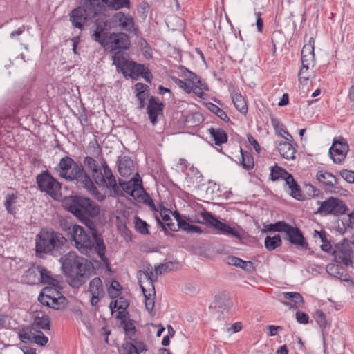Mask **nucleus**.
<instances>
[{"instance_id":"nucleus-1","label":"nucleus","mask_w":354,"mask_h":354,"mask_svg":"<svg viewBox=\"0 0 354 354\" xmlns=\"http://www.w3.org/2000/svg\"><path fill=\"white\" fill-rule=\"evenodd\" d=\"M55 170L60 178L67 181L75 182L99 200L104 198L95 187L91 176L84 171L83 166L77 163L73 158L67 156L63 157L55 167Z\"/></svg>"},{"instance_id":"nucleus-2","label":"nucleus","mask_w":354,"mask_h":354,"mask_svg":"<svg viewBox=\"0 0 354 354\" xmlns=\"http://www.w3.org/2000/svg\"><path fill=\"white\" fill-rule=\"evenodd\" d=\"M61 268L67 277L68 283L74 288L84 283V277L89 272L92 264L87 259L80 257L75 252H69L59 259Z\"/></svg>"},{"instance_id":"nucleus-3","label":"nucleus","mask_w":354,"mask_h":354,"mask_svg":"<svg viewBox=\"0 0 354 354\" xmlns=\"http://www.w3.org/2000/svg\"><path fill=\"white\" fill-rule=\"evenodd\" d=\"M92 231L91 236L86 233L84 228L80 225L73 226L71 236L75 243L77 250L83 254L89 256L91 253L96 252L101 261L108 263L109 261L105 255L106 247L104 241L101 239L97 231Z\"/></svg>"},{"instance_id":"nucleus-4","label":"nucleus","mask_w":354,"mask_h":354,"mask_svg":"<svg viewBox=\"0 0 354 354\" xmlns=\"http://www.w3.org/2000/svg\"><path fill=\"white\" fill-rule=\"evenodd\" d=\"M67 242V239L60 233L52 230H41L35 239L36 256L41 259L46 254L58 257L64 252Z\"/></svg>"},{"instance_id":"nucleus-5","label":"nucleus","mask_w":354,"mask_h":354,"mask_svg":"<svg viewBox=\"0 0 354 354\" xmlns=\"http://www.w3.org/2000/svg\"><path fill=\"white\" fill-rule=\"evenodd\" d=\"M68 210L90 230L95 227L93 218L99 215L100 206L88 198L80 196H71L66 203Z\"/></svg>"},{"instance_id":"nucleus-6","label":"nucleus","mask_w":354,"mask_h":354,"mask_svg":"<svg viewBox=\"0 0 354 354\" xmlns=\"http://www.w3.org/2000/svg\"><path fill=\"white\" fill-rule=\"evenodd\" d=\"M100 9L99 0H84L82 6L71 11L70 21L75 28L81 30L86 21L95 18L100 13Z\"/></svg>"},{"instance_id":"nucleus-7","label":"nucleus","mask_w":354,"mask_h":354,"mask_svg":"<svg viewBox=\"0 0 354 354\" xmlns=\"http://www.w3.org/2000/svg\"><path fill=\"white\" fill-rule=\"evenodd\" d=\"M200 215L203 218L201 223L209 227L214 228L218 234L232 236L239 241H242L244 231L240 227H232L225 223L221 222L212 212L205 209H203Z\"/></svg>"},{"instance_id":"nucleus-8","label":"nucleus","mask_w":354,"mask_h":354,"mask_svg":"<svg viewBox=\"0 0 354 354\" xmlns=\"http://www.w3.org/2000/svg\"><path fill=\"white\" fill-rule=\"evenodd\" d=\"M36 183L41 192H46L54 199L58 198L61 183L48 170H43L37 176Z\"/></svg>"},{"instance_id":"nucleus-9","label":"nucleus","mask_w":354,"mask_h":354,"mask_svg":"<svg viewBox=\"0 0 354 354\" xmlns=\"http://www.w3.org/2000/svg\"><path fill=\"white\" fill-rule=\"evenodd\" d=\"M317 204L319 207L315 213L322 216L329 214L339 216L345 214L348 210L346 205L342 200L333 196L322 202L317 201Z\"/></svg>"},{"instance_id":"nucleus-10","label":"nucleus","mask_w":354,"mask_h":354,"mask_svg":"<svg viewBox=\"0 0 354 354\" xmlns=\"http://www.w3.org/2000/svg\"><path fill=\"white\" fill-rule=\"evenodd\" d=\"M122 74L124 77H130L133 80H138L141 76L149 83L153 78L152 73L147 67L133 61H127L124 63L122 66Z\"/></svg>"},{"instance_id":"nucleus-11","label":"nucleus","mask_w":354,"mask_h":354,"mask_svg":"<svg viewBox=\"0 0 354 354\" xmlns=\"http://www.w3.org/2000/svg\"><path fill=\"white\" fill-rule=\"evenodd\" d=\"M109 28L132 32L135 30L134 18L129 13L118 11L109 19Z\"/></svg>"},{"instance_id":"nucleus-12","label":"nucleus","mask_w":354,"mask_h":354,"mask_svg":"<svg viewBox=\"0 0 354 354\" xmlns=\"http://www.w3.org/2000/svg\"><path fill=\"white\" fill-rule=\"evenodd\" d=\"M93 39L101 45L107 44L108 36L111 35L108 32L109 28V19L99 18L96 19L93 26Z\"/></svg>"},{"instance_id":"nucleus-13","label":"nucleus","mask_w":354,"mask_h":354,"mask_svg":"<svg viewBox=\"0 0 354 354\" xmlns=\"http://www.w3.org/2000/svg\"><path fill=\"white\" fill-rule=\"evenodd\" d=\"M348 149L346 140L341 138L338 140H334L329 149V155L335 163L340 164L344 160Z\"/></svg>"},{"instance_id":"nucleus-14","label":"nucleus","mask_w":354,"mask_h":354,"mask_svg":"<svg viewBox=\"0 0 354 354\" xmlns=\"http://www.w3.org/2000/svg\"><path fill=\"white\" fill-rule=\"evenodd\" d=\"M111 50L128 49L130 46V40L128 35L124 32L111 33L108 36L107 44L102 45Z\"/></svg>"},{"instance_id":"nucleus-15","label":"nucleus","mask_w":354,"mask_h":354,"mask_svg":"<svg viewBox=\"0 0 354 354\" xmlns=\"http://www.w3.org/2000/svg\"><path fill=\"white\" fill-rule=\"evenodd\" d=\"M283 238L297 248L304 250L308 249V244L306 241L302 232L298 227H293L289 224L285 231Z\"/></svg>"},{"instance_id":"nucleus-16","label":"nucleus","mask_w":354,"mask_h":354,"mask_svg":"<svg viewBox=\"0 0 354 354\" xmlns=\"http://www.w3.org/2000/svg\"><path fill=\"white\" fill-rule=\"evenodd\" d=\"M89 292L91 294V304L92 306H95L104 296L103 284L100 278L95 277L90 281Z\"/></svg>"},{"instance_id":"nucleus-17","label":"nucleus","mask_w":354,"mask_h":354,"mask_svg":"<svg viewBox=\"0 0 354 354\" xmlns=\"http://www.w3.org/2000/svg\"><path fill=\"white\" fill-rule=\"evenodd\" d=\"M84 164L91 172L95 183L100 185H104L105 183L104 176L97 160L91 156H86L84 159Z\"/></svg>"},{"instance_id":"nucleus-18","label":"nucleus","mask_w":354,"mask_h":354,"mask_svg":"<svg viewBox=\"0 0 354 354\" xmlns=\"http://www.w3.org/2000/svg\"><path fill=\"white\" fill-rule=\"evenodd\" d=\"M122 349L123 354H140L147 351V346L144 342L133 337L123 343Z\"/></svg>"},{"instance_id":"nucleus-19","label":"nucleus","mask_w":354,"mask_h":354,"mask_svg":"<svg viewBox=\"0 0 354 354\" xmlns=\"http://www.w3.org/2000/svg\"><path fill=\"white\" fill-rule=\"evenodd\" d=\"M49 297L41 292L38 297V301L42 305L55 310H61L66 307L68 300L64 296H58L57 298H54L53 299H50Z\"/></svg>"},{"instance_id":"nucleus-20","label":"nucleus","mask_w":354,"mask_h":354,"mask_svg":"<svg viewBox=\"0 0 354 354\" xmlns=\"http://www.w3.org/2000/svg\"><path fill=\"white\" fill-rule=\"evenodd\" d=\"M335 261L337 263L344 264L345 266L350 265L351 261V248L348 243L342 244L340 248L333 251Z\"/></svg>"},{"instance_id":"nucleus-21","label":"nucleus","mask_w":354,"mask_h":354,"mask_svg":"<svg viewBox=\"0 0 354 354\" xmlns=\"http://www.w3.org/2000/svg\"><path fill=\"white\" fill-rule=\"evenodd\" d=\"M119 185L127 194L134 196L135 193L139 192L142 188V180L137 173L136 176L128 182L120 179Z\"/></svg>"},{"instance_id":"nucleus-22","label":"nucleus","mask_w":354,"mask_h":354,"mask_svg":"<svg viewBox=\"0 0 354 354\" xmlns=\"http://www.w3.org/2000/svg\"><path fill=\"white\" fill-rule=\"evenodd\" d=\"M147 109L151 122L155 125L157 123L158 115L162 113V103L160 102L156 97L152 96L149 98Z\"/></svg>"},{"instance_id":"nucleus-23","label":"nucleus","mask_w":354,"mask_h":354,"mask_svg":"<svg viewBox=\"0 0 354 354\" xmlns=\"http://www.w3.org/2000/svg\"><path fill=\"white\" fill-rule=\"evenodd\" d=\"M317 180L324 185L325 189L330 192H335L333 190L334 185L339 183V180L331 173L319 171L316 175Z\"/></svg>"},{"instance_id":"nucleus-24","label":"nucleus","mask_w":354,"mask_h":354,"mask_svg":"<svg viewBox=\"0 0 354 354\" xmlns=\"http://www.w3.org/2000/svg\"><path fill=\"white\" fill-rule=\"evenodd\" d=\"M118 172L122 177H127L131 175L133 170V162L130 157L127 156L120 157L118 160Z\"/></svg>"},{"instance_id":"nucleus-25","label":"nucleus","mask_w":354,"mask_h":354,"mask_svg":"<svg viewBox=\"0 0 354 354\" xmlns=\"http://www.w3.org/2000/svg\"><path fill=\"white\" fill-rule=\"evenodd\" d=\"M277 149L280 155L286 160L295 158L296 149L293 145L288 141H281L277 145Z\"/></svg>"},{"instance_id":"nucleus-26","label":"nucleus","mask_w":354,"mask_h":354,"mask_svg":"<svg viewBox=\"0 0 354 354\" xmlns=\"http://www.w3.org/2000/svg\"><path fill=\"white\" fill-rule=\"evenodd\" d=\"M39 266H32L21 277V281L28 285H35L39 282Z\"/></svg>"},{"instance_id":"nucleus-27","label":"nucleus","mask_w":354,"mask_h":354,"mask_svg":"<svg viewBox=\"0 0 354 354\" xmlns=\"http://www.w3.org/2000/svg\"><path fill=\"white\" fill-rule=\"evenodd\" d=\"M39 282L44 284L58 287V283H60V281L57 279L52 276L50 271H48L46 268L41 266H39Z\"/></svg>"},{"instance_id":"nucleus-28","label":"nucleus","mask_w":354,"mask_h":354,"mask_svg":"<svg viewBox=\"0 0 354 354\" xmlns=\"http://www.w3.org/2000/svg\"><path fill=\"white\" fill-rule=\"evenodd\" d=\"M285 299L289 300V302H284L286 306H290L292 308H299L304 304V299L301 295L296 292H284L283 294Z\"/></svg>"},{"instance_id":"nucleus-29","label":"nucleus","mask_w":354,"mask_h":354,"mask_svg":"<svg viewBox=\"0 0 354 354\" xmlns=\"http://www.w3.org/2000/svg\"><path fill=\"white\" fill-rule=\"evenodd\" d=\"M208 131L216 145L221 146L227 141V135L223 129L211 127L208 129Z\"/></svg>"},{"instance_id":"nucleus-30","label":"nucleus","mask_w":354,"mask_h":354,"mask_svg":"<svg viewBox=\"0 0 354 354\" xmlns=\"http://www.w3.org/2000/svg\"><path fill=\"white\" fill-rule=\"evenodd\" d=\"M214 307L228 310L232 306L229 293L226 292H221L214 297Z\"/></svg>"},{"instance_id":"nucleus-31","label":"nucleus","mask_w":354,"mask_h":354,"mask_svg":"<svg viewBox=\"0 0 354 354\" xmlns=\"http://www.w3.org/2000/svg\"><path fill=\"white\" fill-rule=\"evenodd\" d=\"M286 184L288 185V187L290 190L291 196L297 200H301V189L300 188V186L294 179L292 174L288 176V178L286 180Z\"/></svg>"},{"instance_id":"nucleus-32","label":"nucleus","mask_w":354,"mask_h":354,"mask_svg":"<svg viewBox=\"0 0 354 354\" xmlns=\"http://www.w3.org/2000/svg\"><path fill=\"white\" fill-rule=\"evenodd\" d=\"M18 195L17 192L7 194L5 196L4 206L7 212L15 216L16 214V203H17Z\"/></svg>"},{"instance_id":"nucleus-33","label":"nucleus","mask_w":354,"mask_h":354,"mask_svg":"<svg viewBox=\"0 0 354 354\" xmlns=\"http://www.w3.org/2000/svg\"><path fill=\"white\" fill-rule=\"evenodd\" d=\"M111 10H120L122 8H131L130 0H101Z\"/></svg>"},{"instance_id":"nucleus-34","label":"nucleus","mask_w":354,"mask_h":354,"mask_svg":"<svg viewBox=\"0 0 354 354\" xmlns=\"http://www.w3.org/2000/svg\"><path fill=\"white\" fill-rule=\"evenodd\" d=\"M227 263L231 266L241 268L248 272H250L254 268L253 263L251 261H243V259L234 256L228 257Z\"/></svg>"},{"instance_id":"nucleus-35","label":"nucleus","mask_w":354,"mask_h":354,"mask_svg":"<svg viewBox=\"0 0 354 354\" xmlns=\"http://www.w3.org/2000/svg\"><path fill=\"white\" fill-rule=\"evenodd\" d=\"M326 270L328 274L334 277L342 279V281H348L347 274L345 271L334 263L328 264L326 267Z\"/></svg>"},{"instance_id":"nucleus-36","label":"nucleus","mask_w":354,"mask_h":354,"mask_svg":"<svg viewBox=\"0 0 354 354\" xmlns=\"http://www.w3.org/2000/svg\"><path fill=\"white\" fill-rule=\"evenodd\" d=\"M290 175L291 174L285 169L278 166L277 165L270 167V179L272 181H276L279 179H283L286 181L288 176Z\"/></svg>"},{"instance_id":"nucleus-37","label":"nucleus","mask_w":354,"mask_h":354,"mask_svg":"<svg viewBox=\"0 0 354 354\" xmlns=\"http://www.w3.org/2000/svg\"><path fill=\"white\" fill-rule=\"evenodd\" d=\"M137 278L142 292L145 293V292H147L145 284L147 281L153 278V272L149 269L146 271L139 270L137 274Z\"/></svg>"},{"instance_id":"nucleus-38","label":"nucleus","mask_w":354,"mask_h":354,"mask_svg":"<svg viewBox=\"0 0 354 354\" xmlns=\"http://www.w3.org/2000/svg\"><path fill=\"white\" fill-rule=\"evenodd\" d=\"M241 158L239 159L240 165L245 170H250L254 167V159L252 154L246 151H243L240 147Z\"/></svg>"},{"instance_id":"nucleus-39","label":"nucleus","mask_w":354,"mask_h":354,"mask_svg":"<svg viewBox=\"0 0 354 354\" xmlns=\"http://www.w3.org/2000/svg\"><path fill=\"white\" fill-rule=\"evenodd\" d=\"M232 102L236 109L243 114L248 112V106L244 97L239 93H236L232 95Z\"/></svg>"},{"instance_id":"nucleus-40","label":"nucleus","mask_w":354,"mask_h":354,"mask_svg":"<svg viewBox=\"0 0 354 354\" xmlns=\"http://www.w3.org/2000/svg\"><path fill=\"white\" fill-rule=\"evenodd\" d=\"M289 224L285 222L284 221H278L275 223H270L264 225V229L262 230L263 232H284Z\"/></svg>"},{"instance_id":"nucleus-41","label":"nucleus","mask_w":354,"mask_h":354,"mask_svg":"<svg viewBox=\"0 0 354 354\" xmlns=\"http://www.w3.org/2000/svg\"><path fill=\"white\" fill-rule=\"evenodd\" d=\"M281 238L279 234L274 236H266L265 239V247L268 251H272L281 245Z\"/></svg>"},{"instance_id":"nucleus-42","label":"nucleus","mask_w":354,"mask_h":354,"mask_svg":"<svg viewBox=\"0 0 354 354\" xmlns=\"http://www.w3.org/2000/svg\"><path fill=\"white\" fill-rule=\"evenodd\" d=\"M121 321L123 324L126 335L129 339L133 337L136 333V327L133 321L131 319H127L125 317H121Z\"/></svg>"},{"instance_id":"nucleus-43","label":"nucleus","mask_w":354,"mask_h":354,"mask_svg":"<svg viewBox=\"0 0 354 354\" xmlns=\"http://www.w3.org/2000/svg\"><path fill=\"white\" fill-rule=\"evenodd\" d=\"M57 286L58 287L50 286L48 287H46L43 289L41 293L44 294L46 296H50V299L57 298L58 296H62L60 290L62 289L60 283H58Z\"/></svg>"},{"instance_id":"nucleus-44","label":"nucleus","mask_w":354,"mask_h":354,"mask_svg":"<svg viewBox=\"0 0 354 354\" xmlns=\"http://www.w3.org/2000/svg\"><path fill=\"white\" fill-rule=\"evenodd\" d=\"M112 60L117 70L122 73V66L128 61L124 59V53L121 51L115 52L112 56Z\"/></svg>"},{"instance_id":"nucleus-45","label":"nucleus","mask_w":354,"mask_h":354,"mask_svg":"<svg viewBox=\"0 0 354 354\" xmlns=\"http://www.w3.org/2000/svg\"><path fill=\"white\" fill-rule=\"evenodd\" d=\"M207 109L214 114H216L219 118H221L222 120L228 122L230 121V118H228L226 113L219 108L217 105L213 104V103H208L207 104Z\"/></svg>"},{"instance_id":"nucleus-46","label":"nucleus","mask_w":354,"mask_h":354,"mask_svg":"<svg viewBox=\"0 0 354 354\" xmlns=\"http://www.w3.org/2000/svg\"><path fill=\"white\" fill-rule=\"evenodd\" d=\"M135 228L137 232L141 234L146 235L149 234L148 227L149 225L145 221L140 218L138 216L134 218Z\"/></svg>"},{"instance_id":"nucleus-47","label":"nucleus","mask_w":354,"mask_h":354,"mask_svg":"<svg viewBox=\"0 0 354 354\" xmlns=\"http://www.w3.org/2000/svg\"><path fill=\"white\" fill-rule=\"evenodd\" d=\"M203 121L202 115L198 113H192L186 117L185 124L189 127H196Z\"/></svg>"},{"instance_id":"nucleus-48","label":"nucleus","mask_w":354,"mask_h":354,"mask_svg":"<svg viewBox=\"0 0 354 354\" xmlns=\"http://www.w3.org/2000/svg\"><path fill=\"white\" fill-rule=\"evenodd\" d=\"M33 326L37 328L48 330L50 328V321L48 317H36L35 318Z\"/></svg>"},{"instance_id":"nucleus-49","label":"nucleus","mask_w":354,"mask_h":354,"mask_svg":"<svg viewBox=\"0 0 354 354\" xmlns=\"http://www.w3.org/2000/svg\"><path fill=\"white\" fill-rule=\"evenodd\" d=\"M122 286L117 281H113L108 288V294L110 297L117 298L121 293Z\"/></svg>"},{"instance_id":"nucleus-50","label":"nucleus","mask_w":354,"mask_h":354,"mask_svg":"<svg viewBox=\"0 0 354 354\" xmlns=\"http://www.w3.org/2000/svg\"><path fill=\"white\" fill-rule=\"evenodd\" d=\"M313 317L321 328H326L328 326L326 316L322 310H317L315 313Z\"/></svg>"},{"instance_id":"nucleus-51","label":"nucleus","mask_w":354,"mask_h":354,"mask_svg":"<svg viewBox=\"0 0 354 354\" xmlns=\"http://www.w3.org/2000/svg\"><path fill=\"white\" fill-rule=\"evenodd\" d=\"M310 67L309 66H304L301 65V67L298 73V79L299 82L302 84L304 82H307L310 76Z\"/></svg>"},{"instance_id":"nucleus-52","label":"nucleus","mask_w":354,"mask_h":354,"mask_svg":"<svg viewBox=\"0 0 354 354\" xmlns=\"http://www.w3.org/2000/svg\"><path fill=\"white\" fill-rule=\"evenodd\" d=\"M174 263L171 261L167 262L165 263L155 266L154 270L156 276L162 274L167 271H171L174 269Z\"/></svg>"},{"instance_id":"nucleus-53","label":"nucleus","mask_w":354,"mask_h":354,"mask_svg":"<svg viewBox=\"0 0 354 354\" xmlns=\"http://www.w3.org/2000/svg\"><path fill=\"white\" fill-rule=\"evenodd\" d=\"M182 71L185 77V80L189 81L192 84H200L201 82L200 78L195 73L189 71L186 68L182 67Z\"/></svg>"},{"instance_id":"nucleus-54","label":"nucleus","mask_w":354,"mask_h":354,"mask_svg":"<svg viewBox=\"0 0 354 354\" xmlns=\"http://www.w3.org/2000/svg\"><path fill=\"white\" fill-rule=\"evenodd\" d=\"M104 184H105V183ZM106 185L117 195L120 192V187L118 185L114 176L106 179Z\"/></svg>"},{"instance_id":"nucleus-55","label":"nucleus","mask_w":354,"mask_h":354,"mask_svg":"<svg viewBox=\"0 0 354 354\" xmlns=\"http://www.w3.org/2000/svg\"><path fill=\"white\" fill-rule=\"evenodd\" d=\"M176 84L182 89H183L187 93H192L193 90V84L187 80H182L176 79L175 80Z\"/></svg>"},{"instance_id":"nucleus-56","label":"nucleus","mask_w":354,"mask_h":354,"mask_svg":"<svg viewBox=\"0 0 354 354\" xmlns=\"http://www.w3.org/2000/svg\"><path fill=\"white\" fill-rule=\"evenodd\" d=\"M314 43L315 40L311 37L308 44L304 46L301 50V55H313L314 54Z\"/></svg>"},{"instance_id":"nucleus-57","label":"nucleus","mask_w":354,"mask_h":354,"mask_svg":"<svg viewBox=\"0 0 354 354\" xmlns=\"http://www.w3.org/2000/svg\"><path fill=\"white\" fill-rule=\"evenodd\" d=\"M32 341L39 346H45L48 342V338L42 332H39V335L32 336Z\"/></svg>"},{"instance_id":"nucleus-58","label":"nucleus","mask_w":354,"mask_h":354,"mask_svg":"<svg viewBox=\"0 0 354 354\" xmlns=\"http://www.w3.org/2000/svg\"><path fill=\"white\" fill-rule=\"evenodd\" d=\"M143 295L145 297V308L148 311L151 312L154 308L153 297L155 295L147 294V292H145V293H143Z\"/></svg>"},{"instance_id":"nucleus-59","label":"nucleus","mask_w":354,"mask_h":354,"mask_svg":"<svg viewBox=\"0 0 354 354\" xmlns=\"http://www.w3.org/2000/svg\"><path fill=\"white\" fill-rule=\"evenodd\" d=\"M341 176L348 183H354V171L351 170L342 169L340 171Z\"/></svg>"},{"instance_id":"nucleus-60","label":"nucleus","mask_w":354,"mask_h":354,"mask_svg":"<svg viewBox=\"0 0 354 354\" xmlns=\"http://www.w3.org/2000/svg\"><path fill=\"white\" fill-rule=\"evenodd\" d=\"M100 162H101L103 171H104V173H102V174H103V176H104V179L106 180L108 178L113 176L114 175L113 174L112 171L109 168L106 161L105 160V159L104 158H101Z\"/></svg>"},{"instance_id":"nucleus-61","label":"nucleus","mask_w":354,"mask_h":354,"mask_svg":"<svg viewBox=\"0 0 354 354\" xmlns=\"http://www.w3.org/2000/svg\"><path fill=\"white\" fill-rule=\"evenodd\" d=\"M136 95H140L141 93L149 92V87L148 85L141 82H138L134 86Z\"/></svg>"},{"instance_id":"nucleus-62","label":"nucleus","mask_w":354,"mask_h":354,"mask_svg":"<svg viewBox=\"0 0 354 354\" xmlns=\"http://www.w3.org/2000/svg\"><path fill=\"white\" fill-rule=\"evenodd\" d=\"M315 62V54L301 55V65L313 66Z\"/></svg>"},{"instance_id":"nucleus-63","label":"nucleus","mask_w":354,"mask_h":354,"mask_svg":"<svg viewBox=\"0 0 354 354\" xmlns=\"http://www.w3.org/2000/svg\"><path fill=\"white\" fill-rule=\"evenodd\" d=\"M296 319L299 323L306 324L308 322L309 316L304 312L297 310L296 312Z\"/></svg>"},{"instance_id":"nucleus-64","label":"nucleus","mask_w":354,"mask_h":354,"mask_svg":"<svg viewBox=\"0 0 354 354\" xmlns=\"http://www.w3.org/2000/svg\"><path fill=\"white\" fill-rule=\"evenodd\" d=\"M149 92H145V93H141L140 95H136L138 102L139 106L138 108L140 109H142L145 106V100L149 97Z\"/></svg>"}]
</instances>
